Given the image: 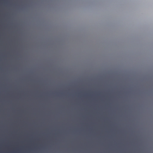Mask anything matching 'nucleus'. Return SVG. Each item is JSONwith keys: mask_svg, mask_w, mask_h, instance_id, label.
Instances as JSON below:
<instances>
[{"mask_svg": "<svg viewBox=\"0 0 153 153\" xmlns=\"http://www.w3.org/2000/svg\"><path fill=\"white\" fill-rule=\"evenodd\" d=\"M9 0H8V5H9ZM8 8L9 7H8ZM8 10H9V9L8 8Z\"/></svg>", "mask_w": 153, "mask_h": 153, "instance_id": "obj_3", "label": "nucleus"}, {"mask_svg": "<svg viewBox=\"0 0 153 153\" xmlns=\"http://www.w3.org/2000/svg\"><path fill=\"white\" fill-rule=\"evenodd\" d=\"M10 151L11 150V149H10Z\"/></svg>", "mask_w": 153, "mask_h": 153, "instance_id": "obj_9", "label": "nucleus"}, {"mask_svg": "<svg viewBox=\"0 0 153 153\" xmlns=\"http://www.w3.org/2000/svg\"><path fill=\"white\" fill-rule=\"evenodd\" d=\"M8 38H9V37H8Z\"/></svg>", "mask_w": 153, "mask_h": 153, "instance_id": "obj_8", "label": "nucleus"}, {"mask_svg": "<svg viewBox=\"0 0 153 153\" xmlns=\"http://www.w3.org/2000/svg\"><path fill=\"white\" fill-rule=\"evenodd\" d=\"M11 10V8L10 7V10Z\"/></svg>", "mask_w": 153, "mask_h": 153, "instance_id": "obj_5", "label": "nucleus"}, {"mask_svg": "<svg viewBox=\"0 0 153 153\" xmlns=\"http://www.w3.org/2000/svg\"><path fill=\"white\" fill-rule=\"evenodd\" d=\"M8 14H9V13H8Z\"/></svg>", "mask_w": 153, "mask_h": 153, "instance_id": "obj_6", "label": "nucleus"}, {"mask_svg": "<svg viewBox=\"0 0 153 153\" xmlns=\"http://www.w3.org/2000/svg\"><path fill=\"white\" fill-rule=\"evenodd\" d=\"M8 88L9 87H8ZM10 95V91L9 92V88H8V104H9V95ZM8 110L9 109V108H8ZM8 117H9V112H8Z\"/></svg>", "mask_w": 153, "mask_h": 153, "instance_id": "obj_2", "label": "nucleus"}, {"mask_svg": "<svg viewBox=\"0 0 153 153\" xmlns=\"http://www.w3.org/2000/svg\"><path fill=\"white\" fill-rule=\"evenodd\" d=\"M8 54H9V51H8Z\"/></svg>", "mask_w": 153, "mask_h": 153, "instance_id": "obj_4", "label": "nucleus"}, {"mask_svg": "<svg viewBox=\"0 0 153 153\" xmlns=\"http://www.w3.org/2000/svg\"><path fill=\"white\" fill-rule=\"evenodd\" d=\"M8 123L9 124V120L8 119ZM9 124H8V125ZM8 139H7V153H10V128L9 126H8Z\"/></svg>", "mask_w": 153, "mask_h": 153, "instance_id": "obj_1", "label": "nucleus"}, {"mask_svg": "<svg viewBox=\"0 0 153 153\" xmlns=\"http://www.w3.org/2000/svg\"><path fill=\"white\" fill-rule=\"evenodd\" d=\"M8 25H9V24H8Z\"/></svg>", "mask_w": 153, "mask_h": 153, "instance_id": "obj_7", "label": "nucleus"}]
</instances>
